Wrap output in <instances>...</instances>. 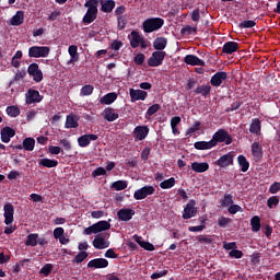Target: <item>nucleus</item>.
<instances>
[{"label": "nucleus", "instance_id": "23", "mask_svg": "<svg viewBox=\"0 0 280 280\" xmlns=\"http://www.w3.org/2000/svg\"><path fill=\"white\" fill-rule=\"evenodd\" d=\"M195 150H211L215 148V141H197L194 143Z\"/></svg>", "mask_w": 280, "mask_h": 280}, {"label": "nucleus", "instance_id": "32", "mask_svg": "<svg viewBox=\"0 0 280 280\" xmlns=\"http://www.w3.org/2000/svg\"><path fill=\"white\" fill-rule=\"evenodd\" d=\"M38 165L42 167H48V168L58 167V160L44 158L38 160Z\"/></svg>", "mask_w": 280, "mask_h": 280}, {"label": "nucleus", "instance_id": "61", "mask_svg": "<svg viewBox=\"0 0 280 280\" xmlns=\"http://www.w3.org/2000/svg\"><path fill=\"white\" fill-rule=\"evenodd\" d=\"M105 257L107 259H117V253H115V249L109 248V249L106 250Z\"/></svg>", "mask_w": 280, "mask_h": 280}, {"label": "nucleus", "instance_id": "40", "mask_svg": "<svg viewBox=\"0 0 280 280\" xmlns=\"http://www.w3.org/2000/svg\"><path fill=\"white\" fill-rule=\"evenodd\" d=\"M38 245V234H28L25 241V246H37Z\"/></svg>", "mask_w": 280, "mask_h": 280}, {"label": "nucleus", "instance_id": "63", "mask_svg": "<svg viewBox=\"0 0 280 280\" xmlns=\"http://www.w3.org/2000/svg\"><path fill=\"white\" fill-rule=\"evenodd\" d=\"M279 190H280V183H273L269 188L270 194H278Z\"/></svg>", "mask_w": 280, "mask_h": 280}, {"label": "nucleus", "instance_id": "56", "mask_svg": "<svg viewBox=\"0 0 280 280\" xmlns=\"http://www.w3.org/2000/svg\"><path fill=\"white\" fill-rule=\"evenodd\" d=\"M229 255L233 259H242L244 257V254L240 249H232Z\"/></svg>", "mask_w": 280, "mask_h": 280}, {"label": "nucleus", "instance_id": "2", "mask_svg": "<svg viewBox=\"0 0 280 280\" xmlns=\"http://www.w3.org/2000/svg\"><path fill=\"white\" fill-rule=\"evenodd\" d=\"M143 32L145 34H152V32H156V30H161L163 25H165V21L161 18H151L143 22Z\"/></svg>", "mask_w": 280, "mask_h": 280}, {"label": "nucleus", "instance_id": "52", "mask_svg": "<svg viewBox=\"0 0 280 280\" xmlns=\"http://www.w3.org/2000/svg\"><path fill=\"white\" fill-rule=\"evenodd\" d=\"M279 205V197L272 196L267 200V206L269 209H273V207H277Z\"/></svg>", "mask_w": 280, "mask_h": 280}, {"label": "nucleus", "instance_id": "57", "mask_svg": "<svg viewBox=\"0 0 280 280\" xmlns=\"http://www.w3.org/2000/svg\"><path fill=\"white\" fill-rule=\"evenodd\" d=\"M52 235L55 240H59L65 235V229L63 228H56L52 232Z\"/></svg>", "mask_w": 280, "mask_h": 280}, {"label": "nucleus", "instance_id": "15", "mask_svg": "<svg viewBox=\"0 0 280 280\" xmlns=\"http://www.w3.org/2000/svg\"><path fill=\"white\" fill-rule=\"evenodd\" d=\"M98 137L95 133L83 135L78 138V143L80 148H89L91 145V141H97Z\"/></svg>", "mask_w": 280, "mask_h": 280}, {"label": "nucleus", "instance_id": "36", "mask_svg": "<svg viewBox=\"0 0 280 280\" xmlns=\"http://www.w3.org/2000/svg\"><path fill=\"white\" fill-rule=\"evenodd\" d=\"M22 143L26 152H34L36 145V140L34 138H25Z\"/></svg>", "mask_w": 280, "mask_h": 280}, {"label": "nucleus", "instance_id": "24", "mask_svg": "<svg viewBox=\"0 0 280 280\" xmlns=\"http://www.w3.org/2000/svg\"><path fill=\"white\" fill-rule=\"evenodd\" d=\"M79 120H80V117H78L73 114H69L66 118L65 128H67V129L78 128V126H80V124L78 122Z\"/></svg>", "mask_w": 280, "mask_h": 280}, {"label": "nucleus", "instance_id": "21", "mask_svg": "<svg viewBox=\"0 0 280 280\" xmlns=\"http://www.w3.org/2000/svg\"><path fill=\"white\" fill-rule=\"evenodd\" d=\"M186 65H191L192 67H205V60H201L195 55H187L185 57Z\"/></svg>", "mask_w": 280, "mask_h": 280}, {"label": "nucleus", "instance_id": "29", "mask_svg": "<svg viewBox=\"0 0 280 280\" xmlns=\"http://www.w3.org/2000/svg\"><path fill=\"white\" fill-rule=\"evenodd\" d=\"M240 45L236 42H226L223 45L222 51L223 54H235L237 51Z\"/></svg>", "mask_w": 280, "mask_h": 280}, {"label": "nucleus", "instance_id": "50", "mask_svg": "<svg viewBox=\"0 0 280 280\" xmlns=\"http://www.w3.org/2000/svg\"><path fill=\"white\" fill-rule=\"evenodd\" d=\"M133 62L136 65H138L139 67H141V65H143V62H145V55L139 52L133 58Z\"/></svg>", "mask_w": 280, "mask_h": 280}, {"label": "nucleus", "instance_id": "58", "mask_svg": "<svg viewBox=\"0 0 280 280\" xmlns=\"http://www.w3.org/2000/svg\"><path fill=\"white\" fill-rule=\"evenodd\" d=\"M218 224L219 226H226L228 224H231V219L226 218V217H220L218 220Z\"/></svg>", "mask_w": 280, "mask_h": 280}, {"label": "nucleus", "instance_id": "25", "mask_svg": "<svg viewBox=\"0 0 280 280\" xmlns=\"http://www.w3.org/2000/svg\"><path fill=\"white\" fill-rule=\"evenodd\" d=\"M104 119L106 121H117L119 119V114L115 112L114 108L107 107L104 109Z\"/></svg>", "mask_w": 280, "mask_h": 280}, {"label": "nucleus", "instance_id": "3", "mask_svg": "<svg viewBox=\"0 0 280 280\" xmlns=\"http://www.w3.org/2000/svg\"><path fill=\"white\" fill-rule=\"evenodd\" d=\"M110 229V223L108 221H98L97 223L92 224L83 231L84 235H93L102 233V231H108Z\"/></svg>", "mask_w": 280, "mask_h": 280}, {"label": "nucleus", "instance_id": "6", "mask_svg": "<svg viewBox=\"0 0 280 280\" xmlns=\"http://www.w3.org/2000/svg\"><path fill=\"white\" fill-rule=\"evenodd\" d=\"M165 56H167V54L163 50L153 51L151 57L148 59L149 67H161V65H163V60H165Z\"/></svg>", "mask_w": 280, "mask_h": 280}, {"label": "nucleus", "instance_id": "62", "mask_svg": "<svg viewBox=\"0 0 280 280\" xmlns=\"http://www.w3.org/2000/svg\"><path fill=\"white\" fill-rule=\"evenodd\" d=\"M150 152H151V149L149 147H147L142 150V152H141L142 161H148V159H150Z\"/></svg>", "mask_w": 280, "mask_h": 280}, {"label": "nucleus", "instance_id": "53", "mask_svg": "<svg viewBox=\"0 0 280 280\" xmlns=\"http://www.w3.org/2000/svg\"><path fill=\"white\" fill-rule=\"evenodd\" d=\"M117 23H118V30H126V25L128 21L126 20V16L119 15L117 18Z\"/></svg>", "mask_w": 280, "mask_h": 280}, {"label": "nucleus", "instance_id": "17", "mask_svg": "<svg viewBox=\"0 0 280 280\" xmlns=\"http://www.w3.org/2000/svg\"><path fill=\"white\" fill-rule=\"evenodd\" d=\"M88 268H108V261L106 260V258H94L88 262Z\"/></svg>", "mask_w": 280, "mask_h": 280}, {"label": "nucleus", "instance_id": "60", "mask_svg": "<svg viewBox=\"0 0 280 280\" xmlns=\"http://www.w3.org/2000/svg\"><path fill=\"white\" fill-rule=\"evenodd\" d=\"M229 213H231L232 215H235V213L242 211V207L237 206V205H231L228 209Z\"/></svg>", "mask_w": 280, "mask_h": 280}, {"label": "nucleus", "instance_id": "45", "mask_svg": "<svg viewBox=\"0 0 280 280\" xmlns=\"http://www.w3.org/2000/svg\"><path fill=\"white\" fill-rule=\"evenodd\" d=\"M89 257V253L86 252H80L73 259H72V264H82V261H84V259H86Z\"/></svg>", "mask_w": 280, "mask_h": 280}, {"label": "nucleus", "instance_id": "51", "mask_svg": "<svg viewBox=\"0 0 280 280\" xmlns=\"http://www.w3.org/2000/svg\"><path fill=\"white\" fill-rule=\"evenodd\" d=\"M222 207H231L233 205V196L224 195L223 200L221 201Z\"/></svg>", "mask_w": 280, "mask_h": 280}, {"label": "nucleus", "instance_id": "1", "mask_svg": "<svg viewBox=\"0 0 280 280\" xmlns=\"http://www.w3.org/2000/svg\"><path fill=\"white\" fill-rule=\"evenodd\" d=\"M100 0H89L84 3V8H88L85 15L83 16V23L91 25L95 19H97V8Z\"/></svg>", "mask_w": 280, "mask_h": 280}, {"label": "nucleus", "instance_id": "35", "mask_svg": "<svg viewBox=\"0 0 280 280\" xmlns=\"http://www.w3.org/2000/svg\"><path fill=\"white\" fill-rule=\"evenodd\" d=\"M250 226L253 233H259L261 231V219L257 215L253 217L250 219Z\"/></svg>", "mask_w": 280, "mask_h": 280}, {"label": "nucleus", "instance_id": "14", "mask_svg": "<svg viewBox=\"0 0 280 280\" xmlns=\"http://www.w3.org/2000/svg\"><path fill=\"white\" fill-rule=\"evenodd\" d=\"M129 95H130L131 102H139V100H141V102H145V100H148V92L143 90L130 89Z\"/></svg>", "mask_w": 280, "mask_h": 280}, {"label": "nucleus", "instance_id": "26", "mask_svg": "<svg viewBox=\"0 0 280 280\" xmlns=\"http://www.w3.org/2000/svg\"><path fill=\"white\" fill-rule=\"evenodd\" d=\"M115 10V0H101V11L110 14Z\"/></svg>", "mask_w": 280, "mask_h": 280}, {"label": "nucleus", "instance_id": "5", "mask_svg": "<svg viewBox=\"0 0 280 280\" xmlns=\"http://www.w3.org/2000/svg\"><path fill=\"white\" fill-rule=\"evenodd\" d=\"M211 141H214V148L218 145V143H225V145H231L233 143V139L231 138V135L224 129L218 130L213 136Z\"/></svg>", "mask_w": 280, "mask_h": 280}, {"label": "nucleus", "instance_id": "11", "mask_svg": "<svg viewBox=\"0 0 280 280\" xmlns=\"http://www.w3.org/2000/svg\"><path fill=\"white\" fill-rule=\"evenodd\" d=\"M4 210V223L10 226L14 222V206L12 203H5L3 206Z\"/></svg>", "mask_w": 280, "mask_h": 280}, {"label": "nucleus", "instance_id": "64", "mask_svg": "<svg viewBox=\"0 0 280 280\" xmlns=\"http://www.w3.org/2000/svg\"><path fill=\"white\" fill-rule=\"evenodd\" d=\"M60 145H62V148H65V150L69 151L71 150V142L67 139H61L60 140Z\"/></svg>", "mask_w": 280, "mask_h": 280}, {"label": "nucleus", "instance_id": "43", "mask_svg": "<svg viewBox=\"0 0 280 280\" xmlns=\"http://www.w3.org/2000/svg\"><path fill=\"white\" fill-rule=\"evenodd\" d=\"M176 185V179L171 177L160 184L161 189H172Z\"/></svg>", "mask_w": 280, "mask_h": 280}, {"label": "nucleus", "instance_id": "41", "mask_svg": "<svg viewBox=\"0 0 280 280\" xmlns=\"http://www.w3.org/2000/svg\"><path fill=\"white\" fill-rule=\"evenodd\" d=\"M238 165L241 167L242 172H248V167H250V163H248V160H246V156L238 155L237 158Z\"/></svg>", "mask_w": 280, "mask_h": 280}, {"label": "nucleus", "instance_id": "9", "mask_svg": "<svg viewBox=\"0 0 280 280\" xmlns=\"http://www.w3.org/2000/svg\"><path fill=\"white\" fill-rule=\"evenodd\" d=\"M154 191L155 189L153 186H144L135 191L133 198L135 200H145V198H148V196H152Z\"/></svg>", "mask_w": 280, "mask_h": 280}, {"label": "nucleus", "instance_id": "42", "mask_svg": "<svg viewBox=\"0 0 280 280\" xmlns=\"http://www.w3.org/2000/svg\"><path fill=\"white\" fill-rule=\"evenodd\" d=\"M5 113L9 117H19L21 115V108L16 105H11L7 107Z\"/></svg>", "mask_w": 280, "mask_h": 280}, {"label": "nucleus", "instance_id": "12", "mask_svg": "<svg viewBox=\"0 0 280 280\" xmlns=\"http://www.w3.org/2000/svg\"><path fill=\"white\" fill-rule=\"evenodd\" d=\"M198 213V209L196 208V201H190L184 208L183 218L184 220H189Z\"/></svg>", "mask_w": 280, "mask_h": 280}, {"label": "nucleus", "instance_id": "38", "mask_svg": "<svg viewBox=\"0 0 280 280\" xmlns=\"http://www.w3.org/2000/svg\"><path fill=\"white\" fill-rule=\"evenodd\" d=\"M195 93H197V95H202L203 97H207V95L211 93V85H199L196 88Z\"/></svg>", "mask_w": 280, "mask_h": 280}, {"label": "nucleus", "instance_id": "4", "mask_svg": "<svg viewBox=\"0 0 280 280\" xmlns=\"http://www.w3.org/2000/svg\"><path fill=\"white\" fill-rule=\"evenodd\" d=\"M50 51L48 46H32L28 48V58H47Z\"/></svg>", "mask_w": 280, "mask_h": 280}, {"label": "nucleus", "instance_id": "16", "mask_svg": "<svg viewBox=\"0 0 280 280\" xmlns=\"http://www.w3.org/2000/svg\"><path fill=\"white\" fill-rule=\"evenodd\" d=\"M16 131L11 127H4L0 131V139L2 143H10V140L15 137Z\"/></svg>", "mask_w": 280, "mask_h": 280}, {"label": "nucleus", "instance_id": "31", "mask_svg": "<svg viewBox=\"0 0 280 280\" xmlns=\"http://www.w3.org/2000/svg\"><path fill=\"white\" fill-rule=\"evenodd\" d=\"M167 47V39L165 37H158L153 42V48L156 49V51H163Z\"/></svg>", "mask_w": 280, "mask_h": 280}, {"label": "nucleus", "instance_id": "33", "mask_svg": "<svg viewBox=\"0 0 280 280\" xmlns=\"http://www.w3.org/2000/svg\"><path fill=\"white\" fill-rule=\"evenodd\" d=\"M142 38L143 37H141L139 32H137V31L131 32L130 45H131L132 49H137V47H139Z\"/></svg>", "mask_w": 280, "mask_h": 280}, {"label": "nucleus", "instance_id": "10", "mask_svg": "<svg viewBox=\"0 0 280 280\" xmlns=\"http://www.w3.org/2000/svg\"><path fill=\"white\" fill-rule=\"evenodd\" d=\"M150 135V128L148 126H137L133 129V139L136 141H143Z\"/></svg>", "mask_w": 280, "mask_h": 280}, {"label": "nucleus", "instance_id": "30", "mask_svg": "<svg viewBox=\"0 0 280 280\" xmlns=\"http://www.w3.org/2000/svg\"><path fill=\"white\" fill-rule=\"evenodd\" d=\"M68 52H69V56L71 57L68 65H71L72 62H78L80 60V55L78 54V46L75 45L69 46Z\"/></svg>", "mask_w": 280, "mask_h": 280}, {"label": "nucleus", "instance_id": "22", "mask_svg": "<svg viewBox=\"0 0 280 280\" xmlns=\"http://www.w3.org/2000/svg\"><path fill=\"white\" fill-rule=\"evenodd\" d=\"M192 172H197V174H205V172L209 171V163L207 162H192L191 163Z\"/></svg>", "mask_w": 280, "mask_h": 280}, {"label": "nucleus", "instance_id": "49", "mask_svg": "<svg viewBox=\"0 0 280 280\" xmlns=\"http://www.w3.org/2000/svg\"><path fill=\"white\" fill-rule=\"evenodd\" d=\"M30 261V259L25 258L23 260H21L20 262L15 264L13 266V275H19L21 272V266H24V264H27Z\"/></svg>", "mask_w": 280, "mask_h": 280}, {"label": "nucleus", "instance_id": "44", "mask_svg": "<svg viewBox=\"0 0 280 280\" xmlns=\"http://www.w3.org/2000/svg\"><path fill=\"white\" fill-rule=\"evenodd\" d=\"M93 91H95V88L91 84H88V85H84L82 89H81V92L80 94L83 96V97H86L89 95H93Z\"/></svg>", "mask_w": 280, "mask_h": 280}, {"label": "nucleus", "instance_id": "13", "mask_svg": "<svg viewBox=\"0 0 280 280\" xmlns=\"http://www.w3.org/2000/svg\"><path fill=\"white\" fill-rule=\"evenodd\" d=\"M133 215H135V210L130 208H122L117 211V218L120 222H130Z\"/></svg>", "mask_w": 280, "mask_h": 280}, {"label": "nucleus", "instance_id": "27", "mask_svg": "<svg viewBox=\"0 0 280 280\" xmlns=\"http://www.w3.org/2000/svg\"><path fill=\"white\" fill-rule=\"evenodd\" d=\"M93 246L97 248V250H104V248H108V243H106L104 236L96 235L93 241Z\"/></svg>", "mask_w": 280, "mask_h": 280}, {"label": "nucleus", "instance_id": "55", "mask_svg": "<svg viewBox=\"0 0 280 280\" xmlns=\"http://www.w3.org/2000/svg\"><path fill=\"white\" fill-rule=\"evenodd\" d=\"M255 25H257V23L253 20H246V21H243L240 25V27H243L245 30H248L250 27H255Z\"/></svg>", "mask_w": 280, "mask_h": 280}, {"label": "nucleus", "instance_id": "20", "mask_svg": "<svg viewBox=\"0 0 280 280\" xmlns=\"http://www.w3.org/2000/svg\"><path fill=\"white\" fill-rule=\"evenodd\" d=\"M214 163L219 167H229V165H233V155L231 153H226L219 158Z\"/></svg>", "mask_w": 280, "mask_h": 280}, {"label": "nucleus", "instance_id": "19", "mask_svg": "<svg viewBox=\"0 0 280 280\" xmlns=\"http://www.w3.org/2000/svg\"><path fill=\"white\" fill-rule=\"evenodd\" d=\"M229 78V74L224 71L217 72L210 80L212 86H221L222 82Z\"/></svg>", "mask_w": 280, "mask_h": 280}, {"label": "nucleus", "instance_id": "47", "mask_svg": "<svg viewBox=\"0 0 280 280\" xmlns=\"http://www.w3.org/2000/svg\"><path fill=\"white\" fill-rule=\"evenodd\" d=\"M159 110H161V105L154 104L148 108L145 115H148V117H152V115H156V113H159Z\"/></svg>", "mask_w": 280, "mask_h": 280}, {"label": "nucleus", "instance_id": "46", "mask_svg": "<svg viewBox=\"0 0 280 280\" xmlns=\"http://www.w3.org/2000/svg\"><path fill=\"white\" fill-rule=\"evenodd\" d=\"M51 270H54V265L46 264L42 269L39 270V275H44L45 277H49L51 275Z\"/></svg>", "mask_w": 280, "mask_h": 280}, {"label": "nucleus", "instance_id": "28", "mask_svg": "<svg viewBox=\"0 0 280 280\" xmlns=\"http://www.w3.org/2000/svg\"><path fill=\"white\" fill-rule=\"evenodd\" d=\"M23 21H25V12L18 11L16 14H14L11 18L10 23L11 25L19 26V25H23Z\"/></svg>", "mask_w": 280, "mask_h": 280}, {"label": "nucleus", "instance_id": "8", "mask_svg": "<svg viewBox=\"0 0 280 280\" xmlns=\"http://www.w3.org/2000/svg\"><path fill=\"white\" fill-rule=\"evenodd\" d=\"M27 73L33 78L34 82H43V70H40L38 63H31L27 68Z\"/></svg>", "mask_w": 280, "mask_h": 280}, {"label": "nucleus", "instance_id": "48", "mask_svg": "<svg viewBox=\"0 0 280 280\" xmlns=\"http://www.w3.org/2000/svg\"><path fill=\"white\" fill-rule=\"evenodd\" d=\"M198 130H200V121L194 122V125L186 131V135L187 137H191V135H194V132H198Z\"/></svg>", "mask_w": 280, "mask_h": 280}, {"label": "nucleus", "instance_id": "54", "mask_svg": "<svg viewBox=\"0 0 280 280\" xmlns=\"http://www.w3.org/2000/svg\"><path fill=\"white\" fill-rule=\"evenodd\" d=\"M93 178H97V176H106V168L100 166L92 172Z\"/></svg>", "mask_w": 280, "mask_h": 280}, {"label": "nucleus", "instance_id": "34", "mask_svg": "<svg viewBox=\"0 0 280 280\" xmlns=\"http://www.w3.org/2000/svg\"><path fill=\"white\" fill-rule=\"evenodd\" d=\"M249 132H252V135H260L261 121L258 118L252 120V124L249 126Z\"/></svg>", "mask_w": 280, "mask_h": 280}, {"label": "nucleus", "instance_id": "18", "mask_svg": "<svg viewBox=\"0 0 280 280\" xmlns=\"http://www.w3.org/2000/svg\"><path fill=\"white\" fill-rule=\"evenodd\" d=\"M252 154L256 163H259V161L264 159V150L261 149V144H259V142H254L252 144Z\"/></svg>", "mask_w": 280, "mask_h": 280}, {"label": "nucleus", "instance_id": "59", "mask_svg": "<svg viewBox=\"0 0 280 280\" xmlns=\"http://www.w3.org/2000/svg\"><path fill=\"white\" fill-rule=\"evenodd\" d=\"M25 75H27V72H25V70H18V72L14 75V81L15 82H21V80H23V78H25Z\"/></svg>", "mask_w": 280, "mask_h": 280}, {"label": "nucleus", "instance_id": "7", "mask_svg": "<svg viewBox=\"0 0 280 280\" xmlns=\"http://www.w3.org/2000/svg\"><path fill=\"white\" fill-rule=\"evenodd\" d=\"M25 102L26 104H40L43 102V95L40 92L34 89H30L25 94Z\"/></svg>", "mask_w": 280, "mask_h": 280}, {"label": "nucleus", "instance_id": "37", "mask_svg": "<svg viewBox=\"0 0 280 280\" xmlns=\"http://www.w3.org/2000/svg\"><path fill=\"white\" fill-rule=\"evenodd\" d=\"M115 100H117V94L115 92H112V93H107L106 95L101 97L100 102H101V104H106L108 106V105L113 104V102H115Z\"/></svg>", "mask_w": 280, "mask_h": 280}, {"label": "nucleus", "instance_id": "39", "mask_svg": "<svg viewBox=\"0 0 280 280\" xmlns=\"http://www.w3.org/2000/svg\"><path fill=\"white\" fill-rule=\"evenodd\" d=\"M128 188V182L126 180H116L112 184V189L115 191H124V189Z\"/></svg>", "mask_w": 280, "mask_h": 280}]
</instances>
